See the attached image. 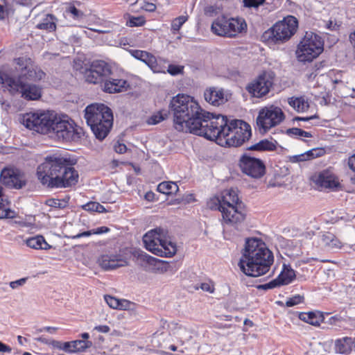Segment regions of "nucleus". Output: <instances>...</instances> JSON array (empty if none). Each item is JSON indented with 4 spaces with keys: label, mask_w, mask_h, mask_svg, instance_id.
Returning a JSON list of instances; mask_svg holds the SVG:
<instances>
[{
    "label": "nucleus",
    "mask_w": 355,
    "mask_h": 355,
    "mask_svg": "<svg viewBox=\"0 0 355 355\" xmlns=\"http://www.w3.org/2000/svg\"><path fill=\"white\" fill-rule=\"evenodd\" d=\"M169 107L173 114L175 128L205 137L210 127L212 114L203 110L190 96L179 94L173 97Z\"/></svg>",
    "instance_id": "1"
},
{
    "label": "nucleus",
    "mask_w": 355,
    "mask_h": 355,
    "mask_svg": "<svg viewBox=\"0 0 355 355\" xmlns=\"http://www.w3.org/2000/svg\"><path fill=\"white\" fill-rule=\"evenodd\" d=\"M23 124L31 130L66 141H78L83 134V129L74 126L67 115L58 116L49 110L26 113Z\"/></svg>",
    "instance_id": "2"
},
{
    "label": "nucleus",
    "mask_w": 355,
    "mask_h": 355,
    "mask_svg": "<svg viewBox=\"0 0 355 355\" xmlns=\"http://www.w3.org/2000/svg\"><path fill=\"white\" fill-rule=\"evenodd\" d=\"M74 163L60 154L46 155L37 166V176L42 185L49 189L67 188L78 181V173L73 167Z\"/></svg>",
    "instance_id": "3"
},
{
    "label": "nucleus",
    "mask_w": 355,
    "mask_h": 355,
    "mask_svg": "<svg viewBox=\"0 0 355 355\" xmlns=\"http://www.w3.org/2000/svg\"><path fill=\"white\" fill-rule=\"evenodd\" d=\"M251 136V127L244 121H229L226 116L218 114L212 117L205 138L220 142L224 140L228 146L238 147L248 141Z\"/></svg>",
    "instance_id": "4"
},
{
    "label": "nucleus",
    "mask_w": 355,
    "mask_h": 355,
    "mask_svg": "<svg viewBox=\"0 0 355 355\" xmlns=\"http://www.w3.org/2000/svg\"><path fill=\"white\" fill-rule=\"evenodd\" d=\"M274 262L272 252L262 240L246 239L239 266L247 276L259 277L266 274Z\"/></svg>",
    "instance_id": "5"
},
{
    "label": "nucleus",
    "mask_w": 355,
    "mask_h": 355,
    "mask_svg": "<svg viewBox=\"0 0 355 355\" xmlns=\"http://www.w3.org/2000/svg\"><path fill=\"white\" fill-rule=\"evenodd\" d=\"M45 76L41 68H21V76L17 77L8 68L0 69V85L4 91L12 95L21 94L28 101H35L41 96V89L35 85L27 84L24 78L32 80H40Z\"/></svg>",
    "instance_id": "6"
},
{
    "label": "nucleus",
    "mask_w": 355,
    "mask_h": 355,
    "mask_svg": "<svg viewBox=\"0 0 355 355\" xmlns=\"http://www.w3.org/2000/svg\"><path fill=\"white\" fill-rule=\"evenodd\" d=\"M85 119L96 138L103 140L113 125L111 109L102 103L89 105L85 109Z\"/></svg>",
    "instance_id": "7"
},
{
    "label": "nucleus",
    "mask_w": 355,
    "mask_h": 355,
    "mask_svg": "<svg viewBox=\"0 0 355 355\" xmlns=\"http://www.w3.org/2000/svg\"><path fill=\"white\" fill-rule=\"evenodd\" d=\"M222 205L223 223L238 229L245 220V215L239 208L241 202L237 191L233 188L224 190L219 196Z\"/></svg>",
    "instance_id": "8"
},
{
    "label": "nucleus",
    "mask_w": 355,
    "mask_h": 355,
    "mask_svg": "<svg viewBox=\"0 0 355 355\" xmlns=\"http://www.w3.org/2000/svg\"><path fill=\"white\" fill-rule=\"evenodd\" d=\"M143 242L147 250L159 257H171L177 252L176 244L165 238L164 230L161 228L146 233Z\"/></svg>",
    "instance_id": "9"
},
{
    "label": "nucleus",
    "mask_w": 355,
    "mask_h": 355,
    "mask_svg": "<svg viewBox=\"0 0 355 355\" xmlns=\"http://www.w3.org/2000/svg\"><path fill=\"white\" fill-rule=\"evenodd\" d=\"M324 50V40L318 34L306 31L297 45L295 54L299 62L306 63L318 58Z\"/></svg>",
    "instance_id": "10"
},
{
    "label": "nucleus",
    "mask_w": 355,
    "mask_h": 355,
    "mask_svg": "<svg viewBox=\"0 0 355 355\" xmlns=\"http://www.w3.org/2000/svg\"><path fill=\"white\" fill-rule=\"evenodd\" d=\"M212 32L219 36L234 37L247 31L245 20L241 17L216 19L211 24Z\"/></svg>",
    "instance_id": "11"
},
{
    "label": "nucleus",
    "mask_w": 355,
    "mask_h": 355,
    "mask_svg": "<svg viewBox=\"0 0 355 355\" xmlns=\"http://www.w3.org/2000/svg\"><path fill=\"white\" fill-rule=\"evenodd\" d=\"M284 119L285 114L282 110L278 106L270 105L260 109L256 124L260 133L264 134L279 125Z\"/></svg>",
    "instance_id": "12"
},
{
    "label": "nucleus",
    "mask_w": 355,
    "mask_h": 355,
    "mask_svg": "<svg viewBox=\"0 0 355 355\" xmlns=\"http://www.w3.org/2000/svg\"><path fill=\"white\" fill-rule=\"evenodd\" d=\"M298 21L293 16H287L275 23L266 34L275 42L288 40L297 31Z\"/></svg>",
    "instance_id": "13"
},
{
    "label": "nucleus",
    "mask_w": 355,
    "mask_h": 355,
    "mask_svg": "<svg viewBox=\"0 0 355 355\" xmlns=\"http://www.w3.org/2000/svg\"><path fill=\"white\" fill-rule=\"evenodd\" d=\"M239 166L243 173L252 178H261L266 173V166L263 162L248 153H244L241 156Z\"/></svg>",
    "instance_id": "14"
},
{
    "label": "nucleus",
    "mask_w": 355,
    "mask_h": 355,
    "mask_svg": "<svg viewBox=\"0 0 355 355\" xmlns=\"http://www.w3.org/2000/svg\"><path fill=\"white\" fill-rule=\"evenodd\" d=\"M0 182L10 189H20L26 184L27 180L19 168L6 167L0 173Z\"/></svg>",
    "instance_id": "15"
},
{
    "label": "nucleus",
    "mask_w": 355,
    "mask_h": 355,
    "mask_svg": "<svg viewBox=\"0 0 355 355\" xmlns=\"http://www.w3.org/2000/svg\"><path fill=\"white\" fill-rule=\"evenodd\" d=\"M274 73L272 72L259 75L255 80L249 83L246 90L255 98H261L266 95L273 84Z\"/></svg>",
    "instance_id": "16"
},
{
    "label": "nucleus",
    "mask_w": 355,
    "mask_h": 355,
    "mask_svg": "<svg viewBox=\"0 0 355 355\" xmlns=\"http://www.w3.org/2000/svg\"><path fill=\"white\" fill-rule=\"evenodd\" d=\"M313 244L318 252L324 250H338L342 247L341 242L334 234L329 232H320L317 234L313 239Z\"/></svg>",
    "instance_id": "17"
},
{
    "label": "nucleus",
    "mask_w": 355,
    "mask_h": 355,
    "mask_svg": "<svg viewBox=\"0 0 355 355\" xmlns=\"http://www.w3.org/2000/svg\"><path fill=\"white\" fill-rule=\"evenodd\" d=\"M83 69V68H80ZM86 81L89 83L98 84L105 80L111 74V68H84Z\"/></svg>",
    "instance_id": "18"
},
{
    "label": "nucleus",
    "mask_w": 355,
    "mask_h": 355,
    "mask_svg": "<svg viewBox=\"0 0 355 355\" xmlns=\"http://www.w3.org/2000/svg\"><path fill=\"white\" fill-rule=\"evenodd\" d=\"M98 263L105 270H112L127 266L128 262L117 254H103L98 259Z\"/></svg>",
    "instance_id": "19"
},
{
    "label": "nucleus",
    "mask_w": 355,
    "mask_h": 355,
    "mask_svg": "<svg viewBox=\"0 0 355 355\" xmlns=\"http://www.w3.org/2000/svg\"><path fill=\"white\" fill-rule=\"evenodd\" d=\"M205 101L214 106H219L224 104L227 98L225 96L223 89L210 87L207 89L204 93Z\"/></svg>",
    "instance_id": "20"
},
{
    "label": "nucleus",
    "mask_w": 355,
    "mask_h": 355,
    "mask_svg": "<svg viewBox=\"0 0 355 355\" xmlns=\"http://www.w3.org/2000/svg\"><path fill=\"white\" fill-rule=\"evenodd\" d=\"M315 182L322 189H334L339 186L335 175L328 171L321 172L316 178Z\"/></svg>",
    "instance_id": "21"
},
{
    "label": "nucleus",
    "mask_w": 355,
    "mask_h": 355,
    "mask_svg": "<svg viewBox=\"0 0 355 355\" xmlns=\"http://www.w3.org/2000/svg\"><path fill=\"white\" fill-rule=\"evenodd\" d=\"M298 318L302 321L315 327L320 326L324 320L323 315L320 311L301 312L299 313Z\"/></svg>",
    "instance_id": "22"
},
{
    "label": "nucleus",
    "mask_w": 355,
    "mask_h": 355,
    "mask_svg": "<svg viewBox=\"0 0 355 355\" xmlns=\"http://www.w3.org/2000/svg\"><path fill=\"white\" fill-rule=\"evenodd\" d=\"M278 143L277 141L271 139L268 140L267 139H262L259 142L248 147V150L254 151H273L277 149Z\"/></svg>",
    "instance_id": "23"
},
{
    "label": "nucleus",
    "mask_w": 355,
    "mask_h": 355,
    "mask_svg": "<svg viewBox=\"0 0 355 355\" xmlns=\"http://www.w3.org/2000/svg\"><path fill=\"white\" fill-rule=\"evenodd\" d=\"M129 52L132 57L142 61L148 67H153L154 64H157L156 57L147 51L141 50H130Z\"/></svg>",
    "instance_id": "24"
},
{
    "label": "nucleus",
    "mask_w": 355,
    "mask_h": 355,
    "mask_svg": "<svg viewBox=\"0 0 355 355\" xmlns=\"http://www.w3.org/2000/svg\"><path fill=\"white\" fill-rule=\"evenodd\" d=\"M127 85V81L123 79H105L104 90L110 94L121 92Z\"/></svg>",
    "instance_id": "25"
},
{
    "label": "nucleus",
    "mask_w": 355,
    "mask_h": 355,
    "mask_svg": "<svg viewBox=\"0 0 355 355\" xmlns=\"http://www.w3.org/2000/svg\"><path fill=\"white\" fill-rule=\"evenodd\" d=\"M26 245L35 250H49L51 248L50 245L44 239L43 236L37 235L31 238H29L26 241Z\"/></svg>",
    "instance_id": "26"
},
{
    "label": "nucleus",
    "mask_w": 355,
    "mask_h": 355,
    "mask_svg": "<svg viewBox=\"0 0 355 355\" xmlns=\"http://www.w3.org/2000/svg\"><path fill=\"white\" fill-rule=\"evenodd\" d=\"M36 27L48 32L53 31L56 28V19L51 14H46L36 25Z\"/></svg>",
    "instance_id": "27"
},
{
    "label": "nucleus",
    "mask_w": 355,
    "mask_h": 355,
    "mask_svg": "<svg viewBox=\"0 0 355 355\" xmlns=\"http://www.w3.org/2000/svg\"><path fill=\"white\" fill-rule=\"evenodd\" d=\"M220 76L225 78L234 81H239L245 78L243 71H240L238 68H220Z\"/></svg>",
    "instance_id": "28"
},
{
    "label": "nucleus",
    "mask_w": 355,
    "mask_h": 355,
    "mask_svg": "<svg viewBox=\"0 0 355 355\" xmlns=\"http://www.w3.org/2000/svg\"><path fill=\"white\" fill-rule=\"evenodd\" d=\"M288 104L297 112H304L308 110L309 103L304 97H291L288 100Z\"/></svg>",
    "instance_id": "29"
},
{
    "label": "nucleus",
    "mask_w": 355,
    "mask_h": 355,
    "mask_svg": "<svg viewBox=\"0 0 355 355\" xmlns=\"http://www.w3.org/2000/svg\"><path fill=\"white\" fill-rule=\"evenodd\" d=\"M295 277V271L291 268H288L284 265L283 271L276 278L279 286L287 285L292 282Z\"/></svg>",
    "instance_id": "30"
},
{
    "label": "nucleus",
    "mask_w": 355,
    "mask_h": 355,
    "mask_svg": "<svg viewBox=\"0 0 355 355\" xmlns=\"http://www.w3.org/2000/svg\"><path fill=\"white\" fill-rule=\"evenodd\" d=\"M352 343V339L349 337L337 339L335 342V351L339 354H347L351 350Z\"/></svg>",
    "instance_id": "31"
},
{
    "label": "nucleus",
    "mask_w": 355,
    "mask_h": 355,
    "mask_svg": "<svg viewBox=\"0 0 355 355\" xmlns=\"http://www.w3.org/2000/svg\"><path fill=\"white\" fill-rule=\"evenodd\" d=\"M105 300L110 307L115 309L125 310L130 304L128 300H119L110 295H105Z\"/></svg>",
    "instance_id": "32"
},
{
    "label": "nucleus",
    "mask_w": 355,
    "mask_h": 355,
    "mask_svg": "<svg viewBox=\"0 0 355 355\" xmlns=\"http://www.w3.org/2000/svg\"><path fill=\"white\" fill-rule=\"evenodd\" d=\"M157 190L158 192L166 195H172L178 191L179 187L173 182H162L158 184Z\"/></svg>",
    "instance_id": "33"
},
{
    "label": "nucleus",
    "mask_w": 355,
    "mask_h": 355,
    "mask_svg": "<svg viewBox=\"0 0 355 355\" xmlns=\"http://www.w3.org/2000/svg\"><path fill=\"white\" fill-rule=\"evenodd\" d=\"M318 151V149H312L300 155L291 156L290 157V161L293 163H297L312 159L320 156L318 153H315Z\"/></svg>",
    "instance_id": "34"
},
{
    "label": "nucleus",
    "mask_w": 355,
    "mask_h": 355,
    "mask_svg": "<svg viewBox=\"0 0 355 355\" xmlns=\"http://www.w3.org/2000/svg\"><path fill=\"white\" fill-rule=\"evenodd\" d=\"M92 346V342L89 340H76L72 341L73 352H83Z\"/></svg>",
    "instance_id": "35"
},
{
    "label": "nucleus",
    "mask_w": 355,
    "mask_h": 355,
    "mask_svg": "<svg viewBox=\"0 0 355 355\" xmlns=\"http://www.w3.org/2000/svg\"><path fill=\"white\" fill-rule=\"evenodd\" d=\"M286 134L294 138H299V137H311L312 135L309 132L304 131L300 128H288L286 131Z\"/></svg>",
    "instance_id": "36"
},
{
    "label": "nucleus",
    "mask_w": 355,
    "mask_h": 355,
    "mask_svg": "<svg viewBox=\"0 0 355 355\" xmlns=\"http://www.w3.org/2000/svg\"><path fill=\"white\" fill-rule=\"evenodd\" d=\"M83 209L91 211V212H98V213H104L106 212L105 208L97 202H89L83 206Z\"/></svg>",
    "instance_id": "37"
},
{
    "label": "nucleus",
    "mask_w": 355,
    "mask_h": 355,
    "mask_svg": "<svg viewBox=\"0 0 355 355\" xmlns=\"http://www.w3.org/2000/svg\"><path fill=\"white\" fill-rule=\"evenodd\" d=\"M187 15H182L174 19L171 23V31L173 33L178 32L182 27V26L187 21Z\"/></svg>",
    "instance_id": "38"
},
{
    "label": "nucleus",
    "mask_w": 355,
    "mask_h": 355,
    "mask_svg": "<svg viewBox=\"0 0 355 355\" xmlns=\"http://www.w3.org/2000/svg\"><path fill=\"white\" fill-rule=\"evenodd\" d=\"M8 201L5 199L0 201V219L13 218V211L6 207Z\"/></svg>",
    "instance_id": "39"
},
{
    "label": "nucleus",
    "mask_w": 355,
    "mask_h": 355,
    "mask_svg": "<svg viewBox=\"0 0 355 355\" xmlns=\"http://www.w3.org/2000/svg\"><path fill=\"white\" fill-rule=\"evenodd\" d=\"M68 203L67 200H59L55 198H49L46 200V205L55 208L63 209L67 207Z\"/></svg>",
    "instance_id": "40"
},
{
    "label": "nucleus",
    "mask_w": 355,
    "mask_h": 355,
    "mask_svg": "<svg viewBox=\"0 0 355 355\" xmlns=\"http://www.w3.org/2000/svg\"><path fill=\"white\" fill-rule=\"evenodd\" d=\"M207 206L211 209L218 210L222 213V207H223V205H222L219 196L211 198L207 202Z\"/></svg>",
    "instance_id": "41"
},
{
    "label": "nucleus",
    "mask_w": 355,
    "mask_h": 355,
    "mask_svg": "<svg viewBox=\"0 0 355 355\" xmlns=\"http://www.w3.org/2000/svg\"><path fill=\"white\" fill-rule=\"evenodd\" d=\"M153 73H168L172 76H176L183 73L184 68H167L166 71L160 70V68H150Z\"/></svg>",
    "instance_id": "42"
},
{
    "label": "nucleus",
    "mask_w": 355,
    "mask_h": 355,
    "mask_svg": "<svg viewBox=\"0 0 355 355\" xmlns=\"http://www.w3.org/2000/svg\"><path fill=\"white\" fill-rule=\"evenodd\" d=\"M165 116L166 114L164 115L162 112H159L149 117L147 120V123L150 125L157 124L164 120Z\"/></svg>",
    "instance_id": "43"
},
{
    "label": "nucleus",
    "mask_w": 355,
    "mask_h": 355,
    "mask_svg": "<svg viewBox=\"0 0 355 355\" xmlns=\"http://www.w3.org/2000/svg\"><path fill=\"white\" fill-rule=\"evenodd\" d=\"M304 299V296L300 295H295L286 300V306L288 307L294 306L303 302Z\"/></svg>",
    "instance_id": "44"
},
{
    "label": "nucleus",
    "mask_w": 355,
    "mask_h": 355,
    "mask_svg": "<svg viewBox=\"0 0 355 355\" xmlns=\"http://www.w3.org/2000/svg\"><path fill=\"white\" fill-rule=\"evenodd\" d=\"M266 0H243V6L249 8H257L263 4Z\"/></svg>",
    "instance_id": "45"
},
{
    "label": "nucleus",
    "mask_w": 355,
    "mask_h": 355,
    "mask_svg": "<svg viewBox=\"0 0 355 355\" xmlns=\"http://www.w3.org/2000/svg\"><path fill=\"white\" fill-rule=\"evenodd\" d=\"M33 63V60L28 56H22L16 60V64L20 67H29Z\"/></svg>",
    "instance_id": "46"
},
{
    "label": "nucleus",
    "mask_w": 355,
    "mask_h": 355,
    "mask_svg": "<svg viewBox=\"0 0 355 355\" xmlns=\"http://www.w3.org/2000/svg\"><path fill=\"white\" fill-rule=\"evenodd\" d=\"M66 12L71 14L73 19H80L83 16V13L73 6H69Z\"/></svg>",
    "instance_id": "47"
},
{
    "label": "nucleus",
    "mask_w": 355,
    "mask_h": 355,
    "mask_svg": "<svg viewBox=\"0 0 355 355\" xmlns=\"http://www.w3.org/2000/svg\"><path fill=\"white\" fill-rule=\"evenodd\" d=\"M279 284L277 283V281L276 278L272 281H270L268 283L261 284L257 286V288L262 289V290H268V289H272L277 287H279Z\"/></svg>",
    "instance_id": "48"
},
{
    "label": "nucleus",
    "mask_w": 355,
    "mask_h": 355,
    "mask_svg": "<svg viewBox=\"0 0 355 355\" xmlns=\"http://www.w3.org/2000/svg\"><path fill=\"white\" fill-rule=\"evenodd\" d=\"M145 23L143 17H132L130 19L129 24L130 26H141Z\"/></svg>",
    "instance_id": "49"
},
{
    "label": "nucleus",
    "mask_w": 355,
    "mask_h": 355,
    "mask_svg": "<svg viewBox=\"0 0 355 355\" xmlns=\"http://www.w3.org/2000/svg\"><path fill=\"white\" fill-rule=\"evenodd\" d=\"M27 278H21L16 281L10 282L9 285L12 289H15L25 284Z\"/></svg>",
    "instance_id": "50"
},
{
    "label": "nucleus",
    "mask_w": 355,
    "mask_h": 355,
    "mask_svg": "<svg viewBox=\"0 0 355 355\" xmlns=\"http://www.w3.org/2000/svg\"><path fill=\"white\" fill-rule=\"evenodd\" d=\"M349 168L355 173V153L348 157L346 160Z\"/></svg>",
    "instance_id": "51"
},
{
    "label": "nucleus",
    "mask_w": 355,
    "mask_h": 355,
    "mask_svg": "<svg viewBox=\"0 0 355 355\" xmlns=\"http://www.w3.org/2000/svg\"><path fill=\"white\" fill-rule=\"evenodd\" d=\"M200 288L205 291L212 293L214 291V285L209 282L201 283Z\"/></svg>",
    "instance_id": "52"
},
{
    "label": "nucleus",
    "mask_w": 355,
    "mask_h": 355,
    "mask_svg": "<svg viewBox=\"0 0 355 355\" xmlns=\"http://www.w3.org/2000/svg\"><path fill=\"white\" fill-rule=\"evenodd\" d=\"M114 148L116 153L119 154H123L127 150L126 146L124 144H121L119 142L115 144Z\"/></svg>",
    "instance_id": "53"
},
{
    "label": "nucleus",
    "mask_w": 355,
    "mask_h": 355,
    "mask_svg": "<svg viewBox=\"0 0 355 355\" xmlns=\"http://www.w3.org/2000/svg\"><path fill=\"white\" fill-rule=\"evenodd\" d=\"M110 232V229L105 226H101L96 229L92 230L93 234H102Z\"/></svg>",
    "instance_id": "54"
},
{
    "label": "nucleus",
    "mask_w": 355,
    "mask_h": 355,
    "mask_svg": "<svg viewBox=\"0 0 355 355\" xmlns=\"http://www.w3.org/2000/svg\"><path fill=\"white\" fill-rule=\"evenodd\" d=\"M61 349L67 353H73L72 351L73 350L72 341L62 343V346Z\"/></svg>",
    "instance_id": "55"
},
{
    "label": "nucleus",
    "mask_w": 355,
    "mask_h": 355,
    "mask_svg": "<svg viewBox=\"0 0 355 355\" xmlns=\"http://www.w3.org/2000/svg\"><path fill=\"white\" fill-rule=\"evenodd\" d=\"M92 234H93L92 230H91L79 233V234H78L76 235H74V236H72V239H79V238H81V237H87V236H91Z\"/></svg>",
    "instance_id": "56"
},
{
    "label": "nucleus",
    "mask_w": 355,
    "mask_h": 355,
    "mask_svg": "<svg viewBox=\"0 0 355 355\" xmlns=\"http://www.w3.org/2000/svg\"><path fill=\"white\" fill-rule=\"evenodd\" d=\"M94 330L101 333H108L110 330V328L107 325H98L96 326L94 328Z\"/></svg>",
    "instance_id": "57"
},
{
    "label": "nucleus",
    "mask_w": 355,
    "mask_h": 355,
    "mask_svg": "<svg viewBox=\"0 0 355 355\" xmlns=\"http://www.w3.org/2000/svg\"><path fill=\"white\" fill-rule=\"evenodd\" d=\"M141 8L147 11L153 12L156 9V6L154 3H144V6Z\"/></svg>",
    "instance_id": "58"
},
{
    "label": "nucleus",
    "mask_w": 355,
    "mask_h": 355,
    "mask_svg": "<svg viewBox=\"0 0 355 355\" xmlns=\"http://www.w3.org/2000/svg\"><path fill=\"white\" fill-rule=\"evenodd\" d=\"M318 116L317 114L312 115L311 116L307 117H300V116H296L293 119L294 121H309L313 119H318Z\"/></svg>",
    "instance_id": "59"
},
{
    "label": "nucleus",
    "mask_w": 355,
    "mask_h": 355,
    "mask_svg": "<svg viewBox=\"0 0 355 355\" xmlns=\"http://www.w3.org/2000/svg\"><path fill=\"white\" fill-rule=\"evenodd\" d=\"M12 351V349L6 344L3 343L0 341V352L3 353H10Z\"/></svg>",
    "instance_id": "60"
},
{
    "label": "nucleus",
    "mask_w": 355,
    "mask_h": 355,
    "mask_svg": "<svg viewBox=\"0 0 355 355\" xmlns=\"http://www.w3.org/2000/svg\"><path fill=\"white\" fill-rule=\"evenodd\" d=\"M139 257H143V259H144V260H146V261H147V262H148V263H153V261H157V259H155V258H154V257H150V256L148 255V254H146V253H144V254H139Z\"/></svg>",
    "instance_id": "61"
},
{
    "label": "nucleus",
    "mask_w": 355,
    "mask_h": 355,
    "mask_svg": "<svg viewBox=\"0 0 355 355\" xmlns=\"http://www.w3.org/2000/svg\"><path fill=\"white\" fill-rule=\"evenodd\" d=\"M349 41L354 48V59L355 60V31L349 35Z\"/></svg>",
    "instance_id": "62"
},
{
    "label": "nucleus",
    "mask_w": 355,
    "mask_h": 355,
    "mask_svg": "<svg viewBox=\"0 0 355 355\" xmlns=\"http://www.w3.org/2000/svg\"><path fill=\"white\" fill-rule=\"evenodd\" d=\"M90 67H107V64L104 61L96 60V61L93 62L92 63V64L90 65Z\"/></svg>",
    "instance_id": "63"
},
{
    "label": "nucleus",
    "mask_w": 355,
    "mask_h": 355,
    "mask_svg": "<svg viewBox=\"0 0 355 355\" xmlns=\"http://www.w3.org/2000/svg\"><path fill=\"white\" fill-rule=\"evenodd\" d=\"M76 67H87L88 63L85 61H82L80 58H78L74 60Z\"/></svg>",
    "instance_id": "64"
}]
</instances>
